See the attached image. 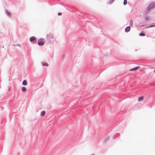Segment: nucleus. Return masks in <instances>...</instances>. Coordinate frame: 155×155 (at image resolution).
<instances>
[{"label": "nucleus", "mask_w": 155, "mask_h": 155, "mask_svg": "<svg viewBox=\"0 0 155 155\" xmlns=\"http://www.w3.org/2000/svg\"><path fill=\"white\" fill-rule=\"evenodd\" d=\"M155 7V4L154 3H151L147 8L148 10H150L151 8H153Z\"/></svg>", "instance_id": "nucleus-1"}, {"label": "nucleus", "mask_w": 155, "mask_h": 155, "mask_svg": "<svg viewBox=\"0 0 155 155\" xmlns=\"http://www.w3.org/2000/svg\"><path fill=\"white\" fill-rule=\"evenodd\" d=\"M30 41L33 43H35L36 42L35 38L34 37H31L30 39Z\"/></svg>", "instance_id": "nucleus-2"}, {"label": "nucleus", "mask_w": 155, "mask_h": 155, "mask_svg": "<svg viewBox=\"0 0 155 155\" xmlns=\"http://www.w3.org/2000/svg\"><path fill=\"white\" fill-rule=\"evenodd\" d=\"M41 39L38 40V44L39 45H43L44 44V42L43 41H40Z\"/></svg>", "instance_id": "nucleus-3"}, {"label": "nucleus", "mask_w": 155, "mask_h": 155, "mask_svg": "<svg viewBox=\"0 0 155 155\" xmlns=\"http://www.w3.org/2000/svg\"><path fill=\"white\" fill-rule=\"evenodd\" d=\"M144 98V97L143 96H141L138 99V101L139 102L141 101H142Z\"/></svg>", "instance_id": "nucleus-4"}, {"label": "nucleus", "mask_w": 155, "mask_h": 155, "mask_svg": "<svg viewBox=\"0 0 155 155\" xmlns=\"http://www.w3.org/2000/svg\"><path fill=\"white\" fill-rule=\"evenodd\" d=\"M130 27L129 26H128L125 29V31L126 32H128L130 31Z\"/></svg>", "instance_id": "nucleus-5"}, {"label": "nucleus", "mask_w": 155, "mask_h": 155, "mask_svg": "<svg viewBox=\"0 0 155 155\" xmlns=\"http://www.w3.org/2000/svg\"><path fill=\"white\" fill-rule=\"evenodd\" d=\"M22 84L24 85H26L27 84V83L26 81V80H24L23 81V82H22Z\"/></svg>", "instance_id": "nucleus-6"}, {"label": "nucleus", "mask_w": 155, "mask_h": 155, "mask_svg": "<svg viewBox=\"0 0 155 155\" xmlns=\"http://www.w3.org/2000/svg\"><path fill=\"white\" fill-rule=\"evenodd\" d=\"M45 114V112L44 111H42L41 112V115L42 116H44Z\"/></svg>", "instance_id": "nucleus-7"}, {"label": "nucleus", "mask_w": 155, "mask_h": 155, "mask_svg": "<svg viewBox=\"0 0 155 155\" xmlns=\"http://www.w3.org/2000/svg\"><path fill=\"white\" fill-rule=\"evenodd\" d=\"M26 88L25 87H23L22 88V91H23L25 92L26 91Z\"/></svg>", "instance_id": "nucleus-8"}, {"label": "nucleus", "mask_w": 155, "mask_h": 155, "mask_svg": "<svg viewBox=\"0 0 155 155\" xmlns=\"http://www.w3.org/2000/svg\"><path fill=\"white\" fill-rule=\"evenodd\" d=\"M48 38L49 39H50V38H53V37L51 36V35L50 34H49L48 35Z\"/></svg>", "instance_id": "nucleus-9"}, {"label": "nucleus", "mask_w": 155, "mask_h": 155, "mask_svg": "<svg viewBox=\"0 0 155 155\" xmlns=\"http://www.w3.org/2000/svg\"><path fill=\"white\" fill-rule=\"evenodd\" d=\"M6 13L8 15H9V16H11V14L8 11H7Z\"/></svg>", "instance_id": "nucleus-10"}, {"label": "nucleus", "mask_w": 155, "mask_h": 155, "mask_svg": "<svg viewBox=\"0 0 155 155\" xmlns=\"http://www.w3.org/2000/svg\"><path fill=\"white\" fill-rule=\"evenodd\" d=\"M123 4L124 5H125L127 4V0H124Z\"/></svg>", "instance_id": "nucleus-11"}, {"label": "nucleus", "mask_w": 155, "mask_h": 155, "mask_svg": "<svg viewBox=\"0 0 155 155\" xmlns=\"http://www.w3.org/2000/svg\"><path fill=\"white\" fill-rule=\"evenodd\" d=\"M139 35L141 36H144L145 35V34L143 33H141L139 34Z\"/></svg>", "instance_id": "nucleus-12"}, {"label": "nucleus", "mask_w": 155, "mask_h": 155, "mask_svg": "<svg viewBox=\"0 0 155 155\" xmlns=\"http://www.w3.org/2000/svg\"><path fill=\"white\" fill-rule=\"evenodd\" d=\"M133 25V21H132L131 20H130V26H131L132 25Z\"/></svg>", "instance_id": "nucleus-13"}, {"label": "nucleus", "mask_w": 155, "mask_h": 155, "mask_svg": "<svg viewBox=\"0 0 155 155\" xmlns=\"http://www.w3.org/2000/svg\"><path fill=\"white\" fill-rule=\"evenodd\" d=\"M43 66L45 65L46 66H48V64L46 63H43Z\"/></svg>", "instance_id": "nucleus-14"}, {"label": "nucleus", "mask_w": 155, "mask_h": 155, "mask_svg": "<svg viewBox=\"0 0 155 155\" xmlns=\"http://www.w3.org/2000/svg\"><path fill=\"white\" fill-rule=\"evenodd\" d=\"M114 0H111V1H110L109 2V3H110V4H111L114 1Z\"/></svg>", "instance_id": "nucleus-15"}, {"label": "nucleus", "mask_w": 155, "mask_h": 155, "mask_svg": "<svg viewBox=\"0 0 155 155\" xmlns=\"http://www.w3.org/2000/svg\"><path fill=\"white\" fill-rule=\"evenodd\" d=\"M136 70V68H133L130 69V71H133V70Z\"/></svg>", "instance_id": "nucleus-16"}, {"label": "nucleus", "mask_w": 155, "mask_h": 155, "mask_svg": "<svg viewBox=\"0 0 155 155\" xmlns=\"http://www.w3.org/2000/svg\"><path fill=\"white\" fill-rule=\"evenodd\" d=\"M140 66L136 67V70L140 68Z\"/></svg>", "instance_id": "nucleus-17"}, {"label": "nucleus", "mask_w": 155, "mask_h": 155, "mask_svg": "<svg viewBox=\"0 0 155 155\" xmlns=\"http://www.w3.org/2000/svg\"><path fill=\"white\" fill-rule=\"evenodd\" d=\"M62 15V13H59L58 14V15Z\"/></svg>", "instance_id": "nucleus-18"}, {"label": "nucleus", "mask_w": 155, "mask_h": 155, "mask_svg": "<svg viewBox=\"0 0 155 155\" xmlns=\"http://www.w3.org/2000/svg\"><path fill=\"white\" fill-rule=\"evenodd\" d=\"M155 25H154V26H150V27H153V26H155Z\"/></svg>", "instance_id": "nucleus-19"}, {"label": "nucleus", "mask_w": 155, "mask_h": 155, "mask_svg": "<svg viewBox=\"0 0 155 155\" xmlns=\"http://www.w3.org/2000/svg\"><path fill=\"white\" fill-rule=\"evenodd\" d=\"M154 72H155V70H154Z\"/></svg>", "instance_id": "nucleus-20"}]
</instances>
